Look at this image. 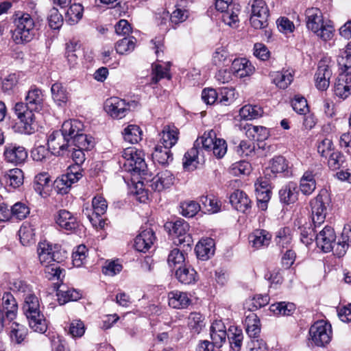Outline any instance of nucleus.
I'll return each mask as SVG.
<instances>
[{
	"label": "nucleus",
	"instance_id": "49530a36",
	"mask_svg": "<svg viewBox=\"0 0 351 351\" xmlns=\"http://www.w3.org/2000/svg\"><path fill=\"white\" fill-rule=\"evenodd\" d=\"M20 241L23 245H29L35 241V232L33 226L24 223L19 230Z\"/></svg>",
	"mask_w": 351,
	"mask_h": 351
},
{
	"label": "nucleus",
	"instance_id": "680f3d73",
	"mask_svg": "<svg viewBox=\"0 0 351 351\" xmlns=\"http://www.w3.org/2000/svg\"><path fill=\"white\" fill-rule=\"evenodd\" d=\"M49 175L45 172L40 173L35 176L33 187L35 191L41 195L45 187L49 186Z\"/></svg>",
	"mask_w": 351,
	"mask_h": 351
},
{
	"label": "nucleus",
	"instance_id": "2f4dec72",
	"mask_svg": "<svg viewBox=\"0 0 351 351\" xmlns=\"http://www.w3.org/2000/svg\"><path fill=\"white\" fill-rule=\"evenodd\" d=\"M176 277L183 285H191L197 280V272L189 265L178 266L176 271Z\"/></svg>",
	"mask_w": 351,
	"mask_h": 351
},
{
	"label": "nucleus",
	"instance_id": "aec40b11",
	"mask_svg": "<svg viewBox=\"0 0 351 351\" xmlns=\"http://www.w3.org/2000/svg\"><path fill=\"white\" fill-rule=\"evenodd\" d=\"M174 179V176L170 171H162L152 179L150 187L154 191L160 192L169 188L173 184Z\"/></svg>",
	"mask_w": 351,
	"mask_h": 351
},
{
	"label": "nucleus",
	"instance_id": "7ed1b4c3",
	"mask_svg": "<svg viewBox=\"0 0 351 351\" xmlns=\"http://www.w3.org/2000/svg\"><path fill=\"white\" fill-rule=\"evenodd\" d=\"M202 145V149L208 152H212L217 158H221L227 152V144L223 138H217L216 133L213 130L204 132V135L197 138L193 147L185 153L183 158V167L188 170L195 168L193 162L199 154V147Z\"/></svg>",
	"mask_w": 351,
	"mask_h": 351
},
{
	"label": "nucleus",
	"instance_id": "3c124183",
	"mask_svg": "<svg viewBox=\"0 0 351 351\" xmlns=\"http://www.w3.org/2000/svg\"><path fill=\"white\" fill-rule=\"evenodd\" d=\"M123 136L125 141L137 143L142 139V131L138 125H129L124 129Z\"/></svg>",
	"mask_w": 351,
	"mask_h": 351
},
{
	"label": "nucleus",
	"instance_id": "de8ad7c7",
	"mask_svg": "<svg viewBox=\"0 0 351 351\" xmlns=\"http://www.w3.org/2000/svg\"><path fill=\"white\" fill-rule=\"evenodd\" d=\"M246 135L254 141H263L268 138L269 132L265 127L248 125Z\"/></svg>",
	"mask_w": 351,
	"mask_h": 351
},
{
	"label": "nucleus",
	"instance_id": "ea45409f",
	"mask_svg": "<svg viewBox=\"0 0 351 351\" xmlns=\"http://www.w3.org/2000/svg\"><path fill=\"white\" fill-rule=\"evenodd\" d=\"M269 76L272 82L282 89L287 88L293 79L292 74L288 71H273Z\"/></svg>",
	"mask_w": 351,
	"mask_h": 351
},
{
	"label": "nucleus",
	"instance_id": "c03bdc74",
	"mask_svg": "<svg viewBox=\"0 0 351 351\" xmlns=\"http://www.w3.org/2000/svg\"><path fill=\"white\" fill-rule=\"evenodd\" d=\"M71 144L73 147L82 149H91L94 147L95 142L92 136L81 132L71 140Z\"/></svg>",
	"mask_w": 351,
	"mask_h": 351
},
{
	"label": "nucleus",
	"instance_id": "bf43d9fd",
	"mask_svg": "<svg viewBox=\"0 0 351 351\" xmlns=\"http://www.w3.org/2000/svg\"><path fill=\"white\" fill-rule=\"evenodd\" d=\"M5 176L7 183L14 188L20 186L23 182V171L18 168L10 169Z\"/></svg>",
	"mask_w": 351,
	"mask_h": 351
},
{
	"label": "nucleus",
	"instance_id": "f8f14e48",
	"mask_svg": "<svg viewBox=\"0 0 351 351\" xmlns=\"http://www.w3.org/2000/svg\"><path fill=\"white\" fill-rule=\"evenodd\" d=\"M215 8L222 13L221 19L226 24L232 26L239 22L241 6L234 0H216Z\"/></svg>",
	"mask_w": 351,
	"mask_h": 351
},
{
	"label": "nucleus",
	"instance_id": "20e7f679",
	"mask_svg": "<svg viewBox=\"0 0 351 351\" xmlns=\"http://www.w3.org/2000/svg\"><path fill=\"white\" fill-rule=\"evenodd\" d=\"M202 145V149L208 152H212L217 158H221L227 152V144L223 138H217L216 133L213 130L204 132V135L197 138L193 147L185 153L183 158V167L188 170L195 168L193 162L199 154V147Z\"/></svg>",
	"mask_w": 351,
	"mask_h": 351
},
{
	"label": "nucleus",
	"instance_id": "f03ea898",
	"mask_svg": "<svg viewBox=\"0 0 351 351\" xmlns=\"http://www.w3.org/2000/svg\"><path fill=\"white\" fill-rule=\"evenodd\" d=\"M310 204L314 228L311 223H306L300 226L297 230L301 242L306 246L315 240L316 228L324 222L332 206L330 195L326 189L321 190L319 194L311 199Z\"/></svg>",
	"mask_w": 351,
	"mask_h": 351
},
{
	"label": "nucleus",
	"instance_id": "a878e982",
	"mask_svg": "<svg viewBox=\"0 0 351 351\" xmlns=\"http://www.w3.org/2000/svg\"><path fill=\"white\" fill-rule=\"evenodd\" d=\"M227 335L226 326L221 320L213 322L210 328V336L215 346L221 347L226 341Z\"/></svg>",
	"mask_w": 351,
	"mask_h": 351
},
{
	"label": "nucleus",
	"instance_id": "13d9d810",
	"mask_svg": "<svg viewBox=\"0 0 351 351\" xmlns=\"http://www.w3.org/2000/svg\"><path fill=\"white\" fill-rule=\"evenodd\" d=\"M45 268V276L49 280H62V277L64 276V269H60L56 263H52L47 265H44Z\"/></svg>",
	"mask_w": 351,
	"mask_h": 351
},
{
	"label": "nucleus",
	"instance_id": "cd10ccee",
	"mask_svg": "<svg viewBox=\"0 0 351 351\" xmlns=\"http://www.w3.org/2000/svg\"><path fill=\"white\" fill-rule=\"evenodd\" d=\"M191 302V300L186 292L174 290L168 293V303L169 306L173 308H186L189 306Z\"/></svg>",
	"mask_w": 351,
	"mask_h": 351
},
{
	"label": "nucleus",
	"instance_id": "37998d69",
	"mask_svg": "<svg viewBox=\"0 0 351 351\" xmlns=\"http://www.w3.org/2000/svg\"><path fill=\"white\" fill-rule=\"evenodd\" d=\"M227 336L228 337L230 348L233 351H240L243 339L242 330L237 327L231 326L228 329Z\"/></svg>",
	"mask_w": 351,
	"mask_h": 351
},
{
	"label": "nucleus",
	"instance_id": "1a4fd4ad",
	"mask_svg": "<svg viewBox=\"0 0 351 351\" xmlns=\"http://www.w3.org/2000/svg\"><path fill=\"white\" fill-rule=\"evenodd\" d=\"M38 261L43 265L52 263H60L66 258V252L59 246L52 245L47 241L39 242L37 246Z\"/></svg>",
	"mask_w": 351,
	"mask_h": 351
},
{
	"label": "nucleus",
	"instance_id": "e433bc0d",
	"mask_svg": "<svg viewBox=\"0 0 351 351\" xmlns=\"http://www.w3.org/2000/svg\"><path fill=\"white\" fill-rule=\"evenodd\" d=\"M83 127L84 125L80 121L70 119L63 123L60 130L71 141L78 133L83 132Z\"/></svg>",
	"mask_w": 351,
	"mask_h": 351
},
{
	"label": "nucleus",
	"instance_id": "6e6552de",
	"mask_svg": "<svg viewBox=\"0 0 351 351\" xmlns=\"http://www.w3.org/2000/svg\"><path fill=\"white\" fill-rule=\"evenodd\" d=\"M165 227L169 230L170 234L176 237L173 239L175 245L191 248L193 240L191 234L188 232L189 225L186 221L182 219H179L173 222H167Z\"/></svg>",
	"mask_w": 351,
	"mask_h": 351
},
{
	"label": "nucleus",
	"instance_id": "69168bd1",
	"mask_svg": "<svg viewBox=\"0 0 351 351\" xmlns=\"http://www.w3.org/2000/svg\"><path fill=\"white\" fill-rule=\"evenodd\" d=\"M237 97V94L234 88H223L221 90L218 101L221 105L229 106L234 101Z\"/></svg>",
	"mask_w": 351,
	"mask_h": 351
},
{
	"label": "nucleus",
	"instance_id": "5fc2aeb1",
	"mask_svg": "<svg viewBox=\"0 0 351 351\" xmlns=\"http://www.w3.org/2000/svg\"><path fill=\"white\" fill-rule=\"evenodd\" d=\"M136 41L134 36H125L118 40L115 45L117 52L119 54H125L132 51L134 49Z\"/></svg>",
	"mask_w": 351,
	"mask_h": 351
},
{
	"label": "nucleus",
	"instance_id": "a19ab883",
	"mask_svg": "<svg viewBox=\"0 0 351 351\" xmlns=\"http://www.w3.org/2000/svg\"><path fill=\"white\" fill-rule=\"evenodd\" d=\"M245 330L252 339L258 338L261 332V323L258 316L254 313H250L245 319Z\"/></svg>",
	"mask_w": 351,
	"mask_h": 351
},
{
	"label": "nucleus",
	"instance_id": "0eeeda50",
	"mask_svg": "<svg viewBox=\"0 0 351 351\" xmlns=\"http://www.w3.org/2000/svg\"><path fill=\"white\" fill-rule=\"evenodd\" d=\"M15 29L12 32V38L16 44L31 41L37 32L36 24L33 17L28 13L16 14Z\"/></svg>",
	"mask_w": 351,
	"mask_h": 351
},
{
	"label": "nucleus",
	"instance_id": "603ef678",
	"mask_svg": "<svg viewBox=\"0 0 351 351\" xmlns=\"http://www.w3.org/2000/svg\"><path fill=\"white\" fill-rule=\"evenodd\" d=\"M84 8L80 3H74L67 10L65 15L66 21L70 25L77 23L83 16Z\"/></svg>",
	"mask_w": 351,
	"mask_h": 351
},
{
	"label": "nucleus",
	"instance_id": "bb28decb",
	"mask_svg": "<svg viewBox=\"0 0 351 351\" xmlns=\"http://www.w3.org/2000/svg\"><path fill=\"white\" fill-rule=\"evenodd\" d=\"M195 251L197 257L202 261L209 259L215 253V241L207 237L201 239L195 246Z\"/></svg>",
	"mask_w": 351,
	"mask_h": 351
},
{
	"label": "nucleus",
	"instance_id": "774afa93",
	"mask_svg": "<svg viewBox=\"0 0 351 351\" xmlns=\"http://www.w3.org/2000/svg\"><path fill=\"white\" fill-rule=\"evenodd\" d=\"M255 143L252 140L241 141L237 147V153L241 156H250L254 154Z\"/></svg>",
	"mask_w": 351,
	"mask_h": 351
},
{
	"label": "nucleus",
	"instance_id": "864d4df0",
	"mask_svg": "<svg viewBox=\"0 0 351 351\" xmlns=\"http://www.w3.org/2000/svg\"><path fill=\"white\" fill-rule=\"evenodd\" d=\"M263 114V108L256 105H245L239 110V115L244 119H257L261 117Z\"/></svg>",
	"mask_w": 351,
	"mask_h": 351
},
{
	"label": "nucleus",
	"instance_id": "052dcab7",
	"mask_svg": "<svg viewBox=\"0 0 351 351\" xmlns=\"http://www.w3.org/2000/svg\"><path fill=\"white\" fill-rule=\"evenodd\" d=\"M269 302V297L267 294L256 295L247 302L248 309L250 311H256L258 308L265 306Z\"/></svg>",
	"mask_w": 351,
	"mask_h": 351
},
{
	"label": "nucleus",
	"instance_id": "f257e3e1",
	"mask_svg": "<svg viewBox=\"0 0 351 351\" xmlns=\"http://www.w3.org/2000/svg\"><path fill=\"white\" fill-rule=\"evenodd\" d=\"M44 95L40 89L32 86L28 90L25 102H17L14 108V112L19 119L16 131L21 134H32L38 128L35 112L42 110Z\"/></svg>",
	"mask_w": 351,
	"mask_h": 351
},
{
	"label": "nucleus",
	"instance_id": "c9c22d12",
	"mask_svg": "<svg viewBox=\"0 0 351 351\" xmlns=\"http://www.w3.org/2000/svg\"><path fill=\"white\" fill-rule=\"evenodd\" d=\"M316 189L315 175L312 171H305L300 180V190L302 194L310 195Z\"/></svg>",
	"mask_w": 351,
	"mask_h": 351
},
{
	"label": "nucleus",
	"instance_id": "a211bd4d",
	"mask_svg": "<svg viewBox=\"0 0 351 351\" xmlns=\"http://www.w3.org/2000/svg\"><path fill=\"white\" fill-rule=\"evenodd\" d=\"M336 234L334 229L326 226L318 234H316L315 241L317 245L324 252H328L333 250Z\"/></svg>",
	"mask_w": 351,
	"mask_h": 351
},
{
	"label": "nucleus",
	"instance_id": "4be33fe9",
	"mask_svg": "<svg viewBox=\"0 0 351 351\" xmlns=\"http://www.w3.org/2000/svg\"><path fill=\"white\" fill-rule=\"evenodd\" d=\"M306 27L313 33L319 32L325 23L322 11L317 8H308L305 12Z\"/></svg>",
	"mask_w": 351,
	"mask_h": 351
},
{
	"label": "nucleus",
	"instance_id": "f3484780",
	"mask_svg": "<svg viewBox=\"0 0 351 351\" xmlns=\"http://www.w3.org/2000/svg\"><path fill=\"white\" fill-rule=\"evenodd\" d=\"M106 113L114 119H122L129 111L128 104L119 97H113L106 100L104 106Z\"/></svg>",
	"mask_w": 351,
	"mask_h": 351
},
{
	"label": "nucleus",
	"instance_id": "39448f33",
	"mask_svg": "<svg viewBox=\"0 0 351 351\" xmlns=\"http://www.w3.org/2000/svg\"><path fill=\"white\" fill-rule=\"evenodd\" d=\"M144 156L143 151L135 147H128L123 151L119 163L125 171L131 173L133 176L137 175L146 179L149 171Z\"/></svg>",
	"mask_w": 351,
	"mask_h": 351
},
{
	"label": "nucleus",
	"instance_id": "09e8293b",
	"mask_svg": "<svg viewBox=\"0 0 351 351\" xmlns=\"http://www.w3.org/2000/svg\"><path fill=\"white\" fill-rule=\"evenodd\" d=\"M270 311L276 315H290L295 310V306L293 303L280 302L273 304L269 307Z\"/></svg>",
	"mask_w": 351,
	"mask_h": 351
},
{
	"label": "nucleus",
	"instance_id": "9d476101",
	"mask_svg": "<svg viewBox=\"0 0 351 351\" xmlns=\"http://www.w3.org/2000/svg\"><path fill=\"white\" fill-rule=\"evenodd\" d=\"M269 10L264 0L251 1V14L250 21L254 29H264L268 25Z\"/></svg>",
	"mask_w": 351,
	"mask_h": 351
},
{
	"label": "nucleus",
	"instance_id": "f704fd0d",
	"mask_svg": "<svg viewBox=\"0 0 351 351\" xmlns=\"http://www.w3.org/2000/svg\"><path fill=\"white\" fill-rule=\"evenodd\" d=\"M58 301L60 305H63L70 301H77L82 295L76 289L68 288L65 286L60 287L57 289Z\"/></svg>",
	"mask_w": 351,
	"mask_h": 351
},
{
	"label": "nucleus",
	"instance_id": "e2e57ef3",
	"mask_svg": "<svg viewBox=\"0 0 351 351\" xmlns=\"http://www.w3.org/2000/svg\"><path fill=\"white\" fill-rule=\"evenodd\" d=\"M12 218L24 219L29 214V207L23 202H16L11 207Z\"/></svg>",
	"mask_w": 351,
	"mask_h": 351
},
{
	"label": "nucleus",
	"instance_id": "c756f323",
	"mask_svg": "<svg viewBox=\"0 0 351 351\" xmlns=\"http://www.w3.org/2000/svg\"><path fill=\"white\" fill-rule=\"evenodd\" d=\"M271 239V234L263 229L255 230L249 235V242L255 249L269 245Z\"/></svg>",
	"mask_w": 351,
	"mask_h": 351
},
{
	"label": "nucleus",
	"instance_id": "9b49d317",
	"mask_svg": "<svg viewBox=\"0 0 351 351\" xmlns=\"http://www.w3.org/2000/svg\"><path fill=\"white\" fill-rule=\"evenodd\" d=\"M310 339L316 346L324 347L331 340V325L324 320L315 322L309 329Z\"/></svg>",
	"mask_w": 351,
	"mask_h": 351
},
{
	"label": "nucleus",
	"instance_id": "c85d7f7f",
	"mask_svg": "<svg viewBox=\"0 0 351 351\" xmlns=\"http://www.w3.org/2000/svg\"><path fill=\"white\" fill-rule=\"evenodd\" d=\"M232 206L238 211L245 213L251 206V200L247 194L241 190H235L230 197Z\"/></svg>",
	"mask_w": 351,
	"mask_h": 351
},
{
	"label": "nucleus",
	"instance_id": "393cba45",
	"mask_svg": "<svg viewBox=\"0 0 351 351\" xmlns=\"http://www.w3.org/2000/svg\"><path fill=\"white\" fill-rule=\"evenodd\" d=\"M232 71L239 78L252 75L255 71V67L246 58L234 59L232 62Z\"/></svg>",
	"mask_w": 351,
	"mask_h": 351
},
{
	"label": "nucleus",
	"instance_id": "2eb2a0df",
	"mask_svg": "<svg viewBox=\"0 0 351 351\" xmlns=\"http://www.w3.org/2000/svg\"><path fill=\"white\" fill-rule=\"evenodd\" d=\"M26 149L16 143H8L5 145L3 152L5 160L14 165L23 164L27 158Z\"/></svg>",
	"mask_w": 351,
	"mask_h": 351
},
{
	"label": "nucleus",
	"instance_id": "412c9836",
	"mask_svg": "<svg viewBox=\"0 0 351 351\" xmlns=\"http://www.w3.org/2000/svg\"><path fill=\"white\" fill-rule=\"evenodd\" d=\"M156 240L155 234L152 228L142 230L134 239L135 249L141 252H146L153 245Z\"/></svg>",
	"mask_w": 351,
	"mask_h": 351
},
{
	"label": "nucleus",
	"instance_id": "8fccbe9b",
	"mask_svg": "<svg viewBox=\"0 0 351 351\" xmlns=\"http://www.w3.org/2000/svg\"><path fill=\"white\" fill-rule=\"evenodd\" d=\"M188 326L192 333L199 334L205 326L204 317L199 313H191L188 317Z\"/></svg>",
	"mask_w": 351,
	"mask_h": 351
},
{
	"label": "nucleus",
	"instance_id": "0e129e2a",
	"mask_svg": "<svg viewBox=\"0 0 351 351\" xmlns=\"http://www.w3.org/2000/svg\"><path fill=\"white\" fill-rule=\"evenodd\" d=\"M319 38L324 41L331 40L335 34V27L331 21H325L317 32H315Z\"/></svg>",
	"mask_w": 351,
	"mask_h": 351
},
{
	"label": "nucleus",
	"instance_id": "ddd939ff",
	"mask_svg": "<svg viewBox=\"0 0 351 351\" xmlns=\"http://www.w3.org/2000/svg\"><path fill=\"white\" fill-rule=\"evenodd\" d=\"M47 145L51 153L56 156H65L73 145L70 138H67L60 130L53 131L49 134L47 139Z\"/></svg>",
	"mask_w": 351,
	"mask_h": 351
},
{
	"label": "nucleus",
	"instance_id": "5701e85b",
	"mask_svg": "<svg viewBox=\"0 0 351 351\" xmlns=\"http://www.w3.org/2000/svg\"><path fill=\"white\" fill-rule=\"evenodd\" d=\"M335 95L343 99L351 95V75L339 73L334 85Z\"/></svg>",
	"mask_w": 351,
	"mask_h": 351
},
{
	"label": "nucleus",
	"instance_id": "58836bf2",
	"mask_svg": "<svg viewBox=\"0 0 351 351\" xmlns=\"http://www.w3.org/2000/svg\"><path fill=\"white\" fill-rule=\"evenodd\" d=\"M341 241L336 243L335 252L338 256L341 257L346 254V252L350 245H351V225L346 224L343 229Z\"/></svg>",
	"mask_w": 351,
	"mask_h": 351
},
{
	"label": "nucleus",
	"instance_id": "4c0bfd02",
	"mask_svg": "<svg viewBox=\"0 0 351 351\" xmlns=\"http://www.w3.org/2000/svg\"><path fill=\"white\" fill-rule=\"evenodd\" d=\"M152 155L153 160L162 165H168L173 160V155L170 151V147L163 145L156 146Z\"/></svg>",
	"mask_w": 351,
	"mask_h": 351
},
{
	"label": "nucleus",
	"instance_id": "6e6d98bb",
	"mask_svg": "<svg viewBox=\"0 0 351 351\" xmlns=\"http://www.w3.org/2000/svg\"><path fill=\"white\" fill-rule=\"evenodd\" d=\"M201 206L195 201H186L182 202L180 206V213L186 217H193L200 210Z\"/></svg>",
	"mask_w": 351,
	"mask_h": 351
},
{
	"label": "nucleus",
	"instance_id": "79ce46f5",
	"mask_svg": "<svg viewBox=\"0 0 351 351\" xmlns=\"http://www.w3.org/2000/svg\"><path fill=\"white\" fill-rule=\"evenodd\" d=\"M232 61V57L226 47H217L213 54V62L217 66H226Z\"/></svg>",
	"mask_w": 351,
	"mask_h": 351
},
{
	"label": "nucleus",
	"instance_id": "dca6fc26",
	"mask_svg": "<svg viewBox=\"0 0 351 351\" xmlns=\"http://www.w3.org/2000/svg\"><path fill=\"white\" fill-rule=\"evenodd\" d=\"M278 174H282L284 176L289 177L291 175V171L288 166V162L283 156H278L272 158L268 167L264 170V175L269 178H275Z\"/></svg>",
	"mask_w": 351,
	"mask_h": 351
},
{
	"label": "nucleus",
	"instance_id": "473e14b6",
	"mask_svg": "<svg viewBox=\"0 0 351 351\" xmlns=\"http://www.w3.org/2000/svg\"><path fill=\"white\" fill-rule=\"evenodd\" d=\"M3 311H5V317L8 321L15 319L18 306L14 296L9 292H5L2 296Z\"/></svg>",
	"mask_w": 351,
	"mask_h": 351
},
{
	"label": "nucleus",
	"instance_id": "7c9ffc66",
	"mask_svg": "<svg viewBox=\"0 0 351 351\" xmlns=\"http://www.w3.org/2000/svg\"><path fill=\"white\" fill-rule=\"evenodd\" d=\"M298 186L293 182H289L279 191L280 200L285 204H293L298 200Z\"/></svg>",
	"mask_w": 351,
	"mask_h": 351
},
{
	"label": "nucleus",
	"instance_id": "a18cd8bd",
	"mask_svg": "<svg viewBox=\"0 0 351 351\" xmlns=\"http://www.w3.org/2000/svg\"><path fill=\"white\" fill-rule=\"evenodd\" d=\"M52 98L58 106L65 104L69 99V93L62 84L55 83L51 88Z\"/></svg>",
	"mask_w": 351,
	"mask_h": 351
},
{
	"label": "nucleus",
	"instance_id": "423d86ee",
	"mask_svg": "<svg viewBox=\"0 0 351 351\" xmlns=\"http://www.w3.org/2000/svg\"><path fill=\"white\" fill-rule=\"evenodd\" d=\"M29 327L35 332L44 333L47 331V321L40 311L38 298L32 294L27 295L23 306Z\"/></svg>",
	"mask_w": 351,
	"mask_h": 351
},
{
	"label": "nucleus",
	"instance_id": "b1692460",
	"mask_svg": "<svg viewBox=\"0 0 351 351\" xmlns=\"http://www.w3.org/2000/svg\"><path fill=\"white\" fill-rule=\"evenodd\" d=\"M56 223L66 231L73 232L78 227L77 217L69 211L62 209L58 212L56 217Z\"/></svg>",
	"mask_w": 351,
	"mask_h": 351
},
{
	"label": "nucleus",
	"instance_id": "4468645a",
	"mask_svg": "<svg viewBox=\"0 0 351 351\" xmlns=\"http://www.w3.org/2000/svg\"><path fill=\"white\" fill-rule=\"evenodd\" d=\"M82 174L80 169L76 170L75 167H70L67 172L57 178L54 182L55 188L58 193L66 194L72 184L82 178Z\"/></svg>",
	"mask_w": 351,
	"mask_h": 351
},
{
	"label": "nucleus",
	"instance_id": "4d7b16f0",
	"mask_svg": "<svg viewBox=\"0 0 351 351\" xmlns=\"http://www.w3.org/2000/svg\"><path fill=\"white\" fill-rule=\"evenodd\" d=\"M339 73L351 75V55L341 51L337 57Z\"/></svg>",
	"mask_w": 351,
	"mask_h": 351
},
{
	"label": "nucleus",
	"instance_id": "338daca9",
	"mask_svg": "<svg viewBox=\"0 0 351 351\" xmlns=\"http://www.w3.org/2000/svg\"><path fill=\"white\" fill-rule=\"evenodd\" d=\"M203 208L210 213H215L219 211L221 208L220 202L214 197L203 196L200 199Z\"/></svg>",
	"mask_w": 351,
	"mask_h": 351
},
{
	"label": "nucleus",
	"instance_id": "72a5a7b5",
	"mask_svg": "<svg viewBox=\"0 0 351 351\" xmlns=\"http://www.w3.org/2000/svg\"><path fill=\"white\" fill-rule=\"evenodd\" d=\"M160 141L163 146L172 147L178 140L179 131L174 125H165L160 134Z\"/></svg>",
	"mask_w": 351,
	"mask_h": 351
},
{
	"label": "nucleus",
	"instance_id": "6ab92c4d",
	"mask_svg": "<svg viewBox=\"0 0 351 351\" xmlns=\"http://www.w3.org/2000/svg\"><path fill=\"white\" fill-rule=\"evenodd\" d=\"M332 70L326 64L325 61L321 60L317 66L315 74V86L322 91L326 90L330 85V79L332 76Z\"/></svg>",
	"mask_w": 351,
	"mask_h": 351
}]
</instances>
